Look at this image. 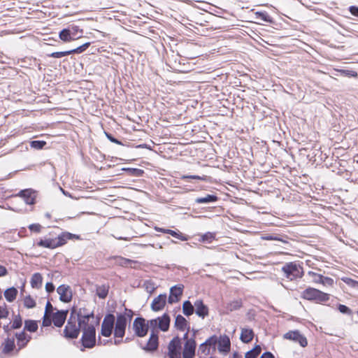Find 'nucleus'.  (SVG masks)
Returning a JSON list of instances; mask_svg holds the SVG:
<instances>
[{
    "instance_id": "f257e3e1",
    "label": "nucleus",
    "mask_w": 358,
    "mask_h": 358,
    "mask_svg": "<svg viewBox=\"0 0 358 358\" xmlns=\"http://www.w3.org/2000/svg\"><path fill=\"white\" fill-rule=\"evenodd\" d=\"M73 238H78V236L69 232H63L57 237L45 236L44 238L40 239L36 245L41 248L55 249L65 245L68 240Z\"/></svg>"
},
{
    "instance_id": "f03ea898",
    "label": "nucleus",
    "mask_w": 358,
    "mask_h": 358,
    "mask_svg": "<svg viewBox=\"0 0 358 358\" xmlns=\"http://www.w3.org/2000/svg\"><path fill=\"white\" fill-rule=\"evenodd\" d=\"M75 313L76 308H73L71 315L64 329V336L67 338L73 339L78 338L81 329L78 324H77V320L74 315Z\"/></svg>"
},
{
    "instance_id": "7ed1b4c3",
    "label": "nucleus",
    "mask_w": 358,
    "mask_h": 358,
    "mask_svg": "<svg viewBox=\"0 0 358 358\" xmlns=\"http://www.w3.org/2000/svg\"><path fill=\"white\" fill-rule=\"evenodd\" d=\"M171 318L169 314L164 313L161 317L148 320V324L151 331L159 333V330L166 332L170 327Z\"/></svg>"
},
{
    "instance_id": "20e7f679",
    "label": "nucleus",
    "mask_w": 358,
    "mask_h": 358,
    "mask_svg": "<svg viewBox=\"0 0 358 358\" xmlns=\"http://www.w3.org/2000/svg\"><path fill=\"white\" fill-rule=\"evenodd\" d=\"M301 297L309 301L317 302H326L329 299V294L317 289L308 287L301 293Z\"/></svg>"
},
{
    "instance_id": "39448f33",
    "label": "nucleus",
    "mask_w": 358,
    "mask_h": 358,
    "mask_svg": "<svg viewBox=\"0 0 358 358\" xmlns=\"http://www.w3.org/2000/svg\"><path fill=\"white\" fill-rule=\"evenodd\" d=\"M282 271L285 273L286 278L291 280L301 278L303 273V268L295 262L285 264L282 266Z\"/></svg>"
},
{
    "instance_id": "423d86ee",
    "label": "nucleus",
    "mask_w": 358,
    "mask_h": 358,
    "mask_svg": "<svg viewBox=\"0 0 358 358\" xmlns=\"http://www.w3.org/2000/svg\"><path fill=\"white\" fill-rule=\"evenodd\" d=\"M82 344L85 348H92L96 343V330L94 325L85 327L81 338Z\"/></svg>"
},
{
    "instance_id": "0eeeda50",
    "label": "nucleus",
    "mask_w": 358,
    "mask_h": 358,
    "mask_svg": "<svg viewBox=\"0 0 358 358\" xmlns=\"http://www.w3.org/2000/svg\"><path fill=\"white\" fill-rule=\"evenodd\" d=\"M115 317L113 314H106L101 324V334L105 337H109L114 329Z\"/></svg>"
},
{
    "instance_id": "6e6552de",
    "label": "nucleus",
    "mask_w": 358,
    "mask_h": 358,
    "mask_svg": "<svg viewBox=\"0 0 358 358\" xmlns=\"http://www.w3.org/2000/svg\"><path fill=\"white\" fill-rule=\"evenodd\" d=\"M149 328L148 322L145 324V320L141 317H136L132 324V329L138 337H144L148 334Z\"/></svg>"
},
{
    "instance_id": "1a4fd4ad",
    "label": "nucleus",
    "mask_w": 358,
    "mask_h": 358,
    "mask_svg": "<svg viewBox=\"0 0 358 358\" xmlns=\"http://www.w3.org/2000/svg\"><path fill=\"white\" fill-rule=\"evenodd\" d=\"M127 324V321L126 320V316L122 315V313L117 314L114 327V336L115 338H122L124 337Z\"/></svg>"
},
{
    "instance_id": "9d476101",
    "label": "nucleus",
    "mask_w": 358,
    "mask_h": 358,
    "mask_svg": "<svg viewBox=\"0 0 358 358\" xmlns=\"http://www.w3.org/2000/svg\"><path fill=\"white\" fill-rule=\"evenodd\" d=\"M181 348V339L178 336L174 337L168 346L169 358H182Z\"/></svg>"
},
{
    "instance_id": "9b49d317",
    "label": "nucleus",
    "mask_w": 358,
    "mask_h": 358,
    "mask_svg": "<svg viewBox=\"0 0 358 358\" xmlns=\"http://www.w3.org/2000/svg\"><path fill=\"white\" fill-rule=\"evenodd\" d=\"M196 343L194 338L187 339L184 344L182 358H194L196 352Z\"/></svg>"
},
{
    "instance_id": "f8f14e48",
    "label": "nucleus",
    "mask_w": 358,
    "mask_h": 358,
    "mask_svg": "<svg viewBox=\"0 0 358 358\" xmlns=\"http://www.w3.org/2000/svg\"><path fill=\"white\" fill-rule=\"evenodd\" d=\"M284 338L292 340L299 343L301 347H306L308 345L307 339L299 331H289L284 334Z\"/></svg>"
},
{
    "instance_id": "ddd939ff",
    "label": "nucleus",
    "mask_w": 358,
    "mask_h": 358,
    "mask_svg": "<svg viewBox=\"0 0 358 358\" xmlns=\"http://www.w3.org/2000/svg\"><path fill=\"white\" fill-rule=\"evenodd\" d=\"M57 292L59 295V300L64 303H69L71 301L73 294L70 286L61 285L57 289Z\"/></svg>"
},
{
    "instance_id": "4468645a",
    "label": "nucleus",
    "mask_w": 358,
    "mask_h": 358,
    "mask_svg": "<svg viewBox=\"0 0 358 358\" xmlns=\"http://www.w3.org/2000/svg\"><path fill=\"white\" fill-rule=\"evenodd\" d=\"M184 286L182 285H176L170 289V294L168 299L169 303L178 302L183 292Z\"/></svg>"
},
{
    "instance_id": "2eb2a0df",
    "label": "nucleus",
    "mask_w": 358,
    "mask_h": 358,
    "mask_svg": "<svg viewBox=\"0 0 358 358\" xmlns=\"http://www.w3.org/2000/svg\"><path fill=\"white\" fill-rule=\"evenodd\" d=\"M68 313L67 310H62L52 313L51 317L54 325L57 327H62L66 321Z\"/></svg>"
},
{
    "instance_id": "dca6fc26",
    "label": "nucleus",
    "mask_w": 358,
    "mask_h": 358,
    "mask_svg": "<svg viewBox=\"0 0 358 358\" xmlns=\"http://www.w3.org/2000/svg\"><path fill=\"white\" fill-rule=\"evenodd\" d=\"M158 332L152 330L151 331L150 338L147 342L146 345L145 347H143L142 348L146 351H155L158 348Z\"/></svg>"
},
{
    "instance_id": "f3484780",
    "label": "nucleus",
    "mask_w": 358,
    "mask_h": 358,
    "mask_svg": "<svg viewBox=\"0 0 358 358\" xmlns=\"http://www.w3.org/2000/svg\"><path fill=\"white\" fill-rule=\"evenodd\" d=\"M18 196L22 197L27 204L33 205L35 203L36 192L31 189L21 190Z\"/></svg>"
},
{
    "instance_id": "a211bd4d",
    "label": "nucleus",
    "mask_w": 358,
    "mask_h": 358,
    "mask_svg": "<svg viewBox=\"0 0 358 358\" xmlns=\"http://www.w3.org/2000/svg\"><path fill=\"white\" fill-rule=\"evenodd\" d=\"M166 294H159L153 299L151 303L152 310L154 311H159L162 310L166 304Z\"/></svg>"
},
{
    "instance_id": "6ab92c4d",
    "label": "nucleus",
    "mask_w": 358,
    "mask_h": 358,
    "mask_svg": "<svg viewBox=\"0 0 358 358\" xmlns=\"http://www.w3.org/2000/svg\"><path fill=\"white\" fill-rule=\"evenodd\" d=\"M218 350L221 353L226 354L229 352L231 343L227 336H222L218 338Z\"/></svg>"
},
{
    "instance_id": "aec40b11",
    "label": "nucleus",
    "mask_w": 358,
    "mask_h": 358,
    "mask_svg": "<svg viewBox=\"0 0 358 358\" xmlns=\"http://www.w3.org/2000/svg\"><path fill=\"white\" fill-rule=\"evenodd\" d=\"M194 308L196 314L201 318H204L208 315V308L202 300H196L194 302Z\"/></svg>"
},
{
    "instance_id": "412c9836",
    "label": "nucleus",
    "mask_w": 358,
    "mask_h": 358,
    "mask_svg": "<svg viewBox=\"0 0 358 358\" xmlns=\"http://www.w3.org/2000/svg\"><path fill=\"white\" fill-rule=\"evenodd\" d=\"M91 317L94 318L93 313L83 315L81 311H79V313H78V319L76 320L78 325L83 330L85 327L91 325L89 324L90 318Z\"/></svg>"
},
{
    "instance_id": "4be33fe9",
    "label": "nucleus",
    "mask_w": 358,
    "mask_h": 358,
    "mask_svg": "<svg viewBox=\"0 0 358 358\" xmlns=\"http://www.w3.org/2000/svg\"><path fill=\"white\" fill-rule=\"evenodd\" d=\"M254 337V332L252 329L242 328L240 336L241 341L244 343H250Z\"/></svg>"
},
{
    "instance_id": "5701e85b",
    "label": "nucleus",
    "mask_w": 358,
    "mask_h": 358,
    "mask_svg": "<svg viewBox=\"0 0 358 358\" xmlns=\"http://www.w3.org/2000/svg\"><path fill=\"white\" fill-rule=\"evenodd\" d=\"M15 336L17 338V344L20 349L24 348L31 339V336L25 334L24 331L17 333Z\"/></svg>"
},
{
    "instance_id": "b1692460",
    "label": "nucleus",
    "mask_w": 358,
    "mask_h": 358,
    "mask_svg": "<svg viewBox=\"0 0 358 358\" xmlns=\"http://www.w3.org/2000/svg\"><path fill=\"white\" fill-rule=\"evenodd\" d=\"M155 229L159 232H162L164 234H170L172 236L176 237L181 241H187V237L186 236L183 235L181 233H178L177 231L171 230V229H163V228H160V227H155Z\"/></svg>"
},
{
    "instance_id": "393cba45",
    "label": "nucleus",
    "mask_w": 358,
    "mask_h": 358,
    "mask_svg": "<svg viewBox=\"0 0 358 358\" xmlns=\"http://www.w3.org/2000/svg\"><path fill=\"white\" fill-rule=\"evenodd\" d=\"M175 327L180 331H184L187 327V321L181 315H178L175 319Z\"/></svg>"
},
{
    "instance_id": "a878e982",
    "label": "nucleus",
    "mask_w": 358,
    "mask_h": 358,
    "mask_svg": "<svg viewBox=\"0 0 358 358\" xmlns=\"http://www.w3.org/2000/svg\"><path fill=\"white\" fill-rule=\"evenodd\" d=\"M17 292V289L12 287L5 290L4 296L8 302H13L16 299Z\"/></svg>"
},
{
    "instance_id": "bb28decb",
    "label": "nucleus",
    "mask_w": 358,
    "mask_h": 358,
    "mask_svg": "<svg viewBox=\"0 0 358 358\" xmlns=\"http://www.w3.org/2000/svg\"><path fill=\"white\" fill-rule=\"evenodd\" d=\"M218 200V197L213 194H207L203 197H198L195 199L197 203H208L215 202Z\"/></svg>"
},
{
    "instance_id": "cd10ccee",
    "label": "nucleus",
    "mask_w": 358,
    "mask_h": 358,
    "mask_svg": "<svg viewBox=\"0 0 358 358\" xmlns=\"http://www.w3.org/2000/svg\"><path fill=\"white\" fill-rule=\"evenodd\" d=\"M43 278L39 273H36L32 275L31 278V285L33 288H39L42 285Z\"/></svg>"
},
{
    "instance_id": "c85d7f7f",
    "label": "nucleus",
    "mask_w": 358,
    "mask_h": 358,
    "mask_svg": "<svg viewBox=\"0 0 358 358\" xmlns=\"http://www.w3.org/2000/svg\"><path fill=\"white\" fill-rule=\"evenodd\" d=\"M108 290L109 285L103 284L96 287V293L100 299H105L108 294Z\"/></svg>"
},
{
    "instance_id": "c756f323",
    "label": "nucleus",
    "mask_w": 358,
    "mask_h": 358,
    "mask_svg": "<svg viewBox=\"0 0 358 358\" xmlns=\"http://www.w3.org/2000/svg\"><path fill=\"white\" fill-rule=\"evenodd\" d=\"M71 34H72V33L71 32L70 29L65 28L61 30L59 33V38L61 41L65 43L71 42L73 41L71 36Z\"/></svg>"
},
{
    "instance_id": "7c9ffc66",
    "label": "nucleus",
    "mask_w": 358,
    "mask_h": 358,
    "mask_svg": "<svg viewBox=\"0 0 358 358\" xmlns=\"http://www.w3.org/2000/svg\"><path fill=\"white\" fill-rule=\"evenodd\" d=\"M211 354L208 345L206 344V341L201 343L198 349L199 358H206L208 355Z\"/></svg>"
},
{
    "instance_id": "2f4dec72",
    "label": "nucleus",
    "mask_w": 358,
    "mask_h": 358,
    "mask_svg": "<svg viewBox=\"0 0 358 358\" xmlns=\"http://www.w3.org/2000/svg\"><path fill=\"white\" fill-rule=\"evenodd\" d=\"M182 312L186 316L192 315L194 312V304L192 305L189 301H184L182 304Z\"/></svg>"
},
{
    "instance_id": "473e14b6",
    "label": "nucleus",
    "mask_w": 358,
    "mask_h": 358,
    "mask_svg": "<svg viewBox=\"0 0 358 358\" xmlns=\"http://www.w3.org/2000/svg\"><path fill=\"white\" fill-rule=\"evenodd\" d=\"M217 341L218 338L216 336H210L206 341V344L208 345L211 354H213L215 352Z\"/></svg>"
},
{
    "instance_id": "72a5a7b5",
    "label": "nucleus",
    "mask_w": 358,
    "mask_h": 358,
    "mask_svg": "<svg viewBox=\"0 0 358 358\" xmlns=\"http://www.w3.org/2000/svg\"><path fill=\"white\" fill-rule=\"evenodd\" d=\"M242 306V301L241 300H235L228 303L226 306L227 311L232 312L239 309Z\"/></svg>"
},
{
    "instance_id": "f704fd0d",
    "label": "nucleus",
    "mask_w": 358,
    "mask_h": 358,
    "mask_svg": "<svg viewBox=\"0 0 358 358\" xmlns=\"http://www.w3.org/2000/svg\"><path fill=\"white\" fill-rule=\"evenodd\" d=\"M24 324V329L30 332H35L38 329V324L35 320H25Z\"/></svg>"
},
{
    "instance_id": "c9c22d12",
    "label": "nucleus",
    "mask_w": 358,
    "mask_h": 358,
    "mask_svg": "<svg viewBox=\"0 0 358 358\" xmlns=\"http://www.w3.org/2000/svg\"><path fill=\"white\" fill-rule=\"evenodd\" d=\"M262 348L260 345H256L253 349L247 352L245 355V358H257L261 353Z\"/></svg>"
},
{
    "instance_id": "e433bc0d",
    "label": "nucleus",
    "mask_w": 358,
    "mask_h": 358,
    "mask_svg": "<svg viewBox=\"0 0 358 358\" xmlns=\"http://www.w3.org/2000/svg\"><path fill=\"white\" fill-rule=\"evenodd\" d=\"M256 19H259L265 22H273L271 17L266 12H256L255 13Z\"/></svg>"
},
{
    "instance_id": "4c0bfd02",
    "label": "nucleus",
    "mask_w": 358,
    "mask_h": 358,
    "mask_svg": "<svg viewBox=\"0 0 358 358\" xmlns=\"http://www.w3.org/2000/svg\"><path fill=\"white\" fill-rule=\"evenodd\" d=\"M14 348H15L14 339L13 338H12V339L8 338L5 342L3 352L5 353L10 352L11 351L13 350Z\"/></svg>"
},
{
    "instance_id": "58836bf2",
    "label": "nucleus",
    "mask_w": 358,
    "mask_h": 358,
    "mask_svg": "<svg viewBox=\"0 0 358 358\" xmlns=\"http://www.w3.org/2000/svg\"><path fill=\"white\" fill-rule=\"evenodd\" d=\"M215 234L211 232H207L201 236L200 241L210 243L215 239Z\"/></svg>"
},
{
    "instance_id": "ea45409f",
    "label": "nucleus",
    "mask_w": 358,
    "mask_h": 358,
    "mask_svg": "<svg viewBox=\"0 0 358 358\" xmlns=\"http://www.w3.org/2000/svg\"><path fill=\"white\" fill-rule=\"evenodd\" d=\"M90 45V42H87L79 47L69 50L70 55L71 54H80L83 52Z\"/></svg>"
},
{
    "instance_id": "a19ab883",
    "label": "nucleus",
    "mask_w": 358,
    "mask_h": 358,
    "mask_svg": "<svg viewBox=\"0 0 358 358\" xmlns=\"http://www.w3.org/2000/svg\"><path fill=\"white\" fill-rule=\"evenodd\" d=\"M307 275L310 277L312 281L315 283H320L321 279H322V275L313 271H308Z\"/></svg>"
},
{
    "instance_id": "79ce46f5",
    "label": "nucleus",
    "mask_w": 358,
    "mask_h": 358,
    "mask_svg": "<svg viewBox=\"0 0 358 358\" xmlns=\"http://www.w3.org/2000/svg\"><path fill=\"white\" fill-rule=\"evenodd\" d=\"M341 280L348 286L353 287L355 289H358V281H356L348 277H343L341 278Z\"/></svg>"
},
{
    "instance_id": "37998d69",
    "label": "nucleus",
    "mask_w": 358,
    "mask_h": 358,
    "mask_svg": "<svg viewBox=\"0 0 358 358\" xmlns=\"http://www.w3.org/2000/svg\"><path fill=\"white\" fill-rule=\"evenodd\" d=\"M24 305L27 308H33L36 306V302L31 296H27L24 299Z\"/></svg>"
},
{
    "instance_id": "c03bdc74",
    "label": "nucleus",
    "mask_w": 358,
    "mask_h": 358,
    "mask_svg": "<svg viewBox=\"0 0 358 358\" xmlns=\"http://www.w3.org/2000/svg\"><path fill=\"white\" fill-rule=\"evenodd\" d=\"M129 173V175L134 176H141L143 173V171L142 169H136V168H127L123 169Z\"/></svg>"
},
{
    "instance_id": "a18cd8bd",
    "label": "nucleus",
    "mask_w": 358,
    "mask_h": 358,
    "mask_svg": "<svg viewBox=\"0 0 358 358\" xmlns=\"http://www.w3.org/2000/svg\"><path fill=\"white\" fill-rule=\"evenodd\" d=\"M45 144L46 142L43 141H32L30 143L31 147L37 150L42 149Z\"/></svg>"
},
{
    "instance_id": "49530a36",
    "label": "nucleus",
    "mask_w": 358,
    "mask_h": 358,
    "mask_svg": "<svg viewBox=\"0 0 358 358\" xmlns=\"http://www.w3.org/2000/svg\"><path fill=\"white\" fill-rule=\"evenodd\" d=\"M181 179L185 180V179H195V180H206L207 176L203 175L202 176H196V175H184L181 176Z\"/></svg>"
},
{
    "instance_id": "de8ad7c7",
    "label": "nucleus",
    "mask_w": 358,
    "mask_h": 358,
    "mask_svg": "<svg viewBox=\"0 0 358 358\" xmlns=\"http://www.w3.org/2000/svg\"><path fill=\"white\" fill-rule=\"evenodd\" d=\"M22 324V318L20 315H17L15 317L11 327L14 329H19L21 327Z\"/></svg>"
},
{
    "instance_id": "09e8293b",
    "label": "nucleus",
    "mask_w": 358,
    "mask_h": 358,
    "mask_svg": "<svg viewBox=\"0 0 358 358\" xmlns=\"http://www.w3.org/2000/svg\"><path fill=\"white\" fill-rule=\"evenodd\" d=\"M70 55L69 50L68 51H62V52H55L50 55H48L49 57H53V58H60L64 56H67Z\"/></svg>"
},
{
    "instance_id": "8fccbe9b",
    "label": "nucleus",
    "mask_w": 358,
    "mask_h": 358,
    "mask_svg": "<svg viewBox=\"0 0 358 358\" xmlns=\"http://www.w3.org/2000/svg\"><path fill=\"white\" fill-rule=\"evenodd\" d=\"M338 310L343 314L348 315H350L352 314V310L345 305L339 304L338 306Z\"/></svg>"
},
{
    "instance_id": "3c124183",
    "label": "nucleus",
    "mask_w": 358,
    "mask_h": 358,
    "mask_svg": "<svg viewBox=\"0 0 358 358\" xmlns=\"http://www.w3.org/2000/svg\"><path fill=\"white\" fill-rule=\"evenodd\" d=\"M52 322V320L51 315L44 314L42 325L43 327H49L51 325Z\"/></svg>"
},
{
    "instance_id": "603ef678",
    "label": "nucleus",
    "mask_w": 358,
    "mask_h": 358,
    "mask_svg": "<svg viewBox=\"0 0 358 358\" xmlns=\"http://www.w3.org/2000/svg\"><path fill=\"white\" fill-rule=\"evenodd\" d=\"M143 286L145 287L146 291L150 293L152 292L155 288L154 283L150 280L145 281Z\"/></svg>"
},
{
    "instance_id": "864d4df0",
    "label": "nucleus",
    "mask_w": 358,
    "mask_h": 358,
    "mask_svg": "<svg viewBox=\"0 0 358 358\" xmlns=\"http://www.w3.org/2000/svg\"><path fill=\"white\" fill-rule=\"evenodd\" d=\"M264 239L265 240H268V241H281L282 243H287V241L284 240L282 237L279 236H273V235H269V236H266L264 238Z\"/></svg>"
},
{
    "instance_id": "5fc2aeb1",
    "label": "nucleus",
    "mask_w": 358,
    "mask_h": 358,
    "mask_svg": "<svg viewBox=\"0 0 358 358\" xmlns=\"http://www.w3.org/2000/svg\"><path fill=\"white\" fill-rule=\"evenodd\" d=\"M67 29H70L71 32L72 33V34H71V36L72 37L73 41L79 38V36H78V28L77 27L72 26L71 27H68Z\"/></svg>"
},
{
    "instance_id": "6e6d98bb",
    "label": "nucleus",
    "mask_w": 358,
    "mask_h": 358,
    "mask_svg": "<svg viewBox=\"0 0 358 358\" xmlns=\"http://www.w3.org/2000/svg\"><path fill=\"white\" fill-rule=\"evenodd\" d=\"M320 283L324 285L331 286L334 284V280L331 278L324 277L322 275V279H321Z\"/></svg>"
},
{
    "instance_id": "4d7b16f0",
    "label": "nucleus",
    "mask_w": 358,
    "mask_h": 358,
    "mask_svg": "<svg viewBox=\"0 0 358 358\" xmlns=\"http://www.w3.org/2000/svg\"><path fill=\"white\" fill-rule=\"evenodd\" d=\"M8 315V311L6 308V305L4 303V307L0 306V319L6 318Z\"/></svg>"
},
{
    "instance_id": "13d9d810",
    "label": "nucleus",
    "mask_w": 358,
    "mask_h": 358,
    "mask_svg": "<svg viewBox=\"0 0 358 358\" xmlns=\"http://www.w3.org/2000/svg\"><path fill=\"white\" fill-rule=\"evenodd\" d=\"M53 310H54V308H53L52 305L51 304V303L50 301H48L46 303V306H45L44 314H47L48 315H52L53 313H52Z\"/></svg>"
},
{
    "instance_id": "bf43d9fd",
    "label": "nucleus",
    "mask_w": 358,
    "mask_h": 358,
    "mask_svg": "<svg viewBox=\"0 0 358 358\" xmlns=\"http://www.w3.org/2000/svg\"><path fill=\"white\" fill-rule=\"evenodd\" d=\"M122 315H125L126 316V320L128 322V320L129 322H131L133 316H134V312L130 310V309H128V308H125V311H124V313H122Z\"/></svg>"
},
{
    "instance_id": "052dcab7",
    "label": "nucleus",
    "mask_w": 358,
    "mask_h": 358,
    "mask_svg": "<svg viewBox=\"0 0 358 358\" xmlns=\"http://www.w3.org/2000/svg\"><path fill=\"white\" fill-rule=\"evenodd\" d=\"M41 225L39 224H31L29 226V229L31 231H35V232H37V233H39L41 230Z\"/></svg>"
},
{
    "instance_id": "680f3d73",
    "label": "nucleus",
    "mask_w": 358,
    "mask_h": 358,
    "mask_svg": "<svg viewBox=\"0 0 358 358\" xmlns=\"http://www.w3.org/2000/svg\"><path fill=\"white\" fill-rule=\"evenodd\" d=\"M106 136L107 137V138L112 143H116V144H118V145H122V143H121V141H120L119 140H117V138H115V137H113L110 134H108V133H106Z\"/></svg>"
},
{
    "instance_id": "e2e57ef3",
    "label": "nucleus",
    "mask_w": 358,
    "mask_h": 358,
    "mask_svg": "<svg viewBox=\"0 0 358 358\" xmlns=\"http://www.w3.org/2000/svg\"><path fill=\"white\" fill-rule=\"evenodd\" d=\"M349 10L352 15L358 17V6H351Z\"/></svg>"
},
{
    "instance_id": "0e129e2a",
    "label": "nucleus",
    "mask_w": 358,
    "mask_h": 358,
    "mask_svg": "<svg viewBox=\"0 0 358 358\" xmlns=\"http://www.w3.org/2000/svg\"><path fill=\"white\" fill-rule=\"evenodd\" d=\"M45 290L48 293H51L55 290V286L52 282H47L45 284Z\"/></svg>"
},
{
    "instance_id": "69168bd1",
    "label": "nucleus",
    "mask_w": 358,
    "mask_h": 358,
    "mask_svg": "<svg viewBox=\"0 0 358 358\" xmlns=\"http://www.w3.org/2000/svg\"><path fill=\"white\" fill-rule=\"evenodd\" d=\"M260 358H275L273 355L270 352H264Z\"/></svg>"
},
{
    "instance_id": "338daca9",
    "label": "nucleus",
    "mask_w": 358,
    "mask_h": 358,
    "mask_svg": "<svg viewBox=\"0 0 358 358\" xmlns=\"http://www.w3.org/2000/svg\"><path fill=\"white\" fill-rule=\"evenodd\" d=\"M7 274V269L5 266L0 265V277L4 276Z\"/></svg>"
},
{
    "instance_id": "774afa93",
    "label": "nucleus",
    "mask_w": 358,
    "mask_h": 358,
    "mask_svg": "<svg viewBox=\"0 0 358 358\" xmlns=\"http://www.w3.org/2000/svg\"><path fill=\"white\" fill-rule=\"evenodd\" d=\"M233 358H243L241 355H239L237 352H234Z\"/></svg>"
}]
</instances>
